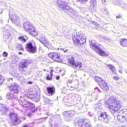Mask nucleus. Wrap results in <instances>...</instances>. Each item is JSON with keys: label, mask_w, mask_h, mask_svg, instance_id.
<instances>
[{"label": "nucleus", "mask_w": 127, "mask_h": 127, "mask_svg": "<svg viewBox=\"0 0 127 127\" xmlns=\"http://www.w3.org/2000/svg\"><path fill=\"white\" fill-rule=\"evenodd\" d=\"M68 62L72 65L73 68H80L82 66V63L80 62H77L74 63V58L72 57L69 58L68 61Z\"/></svg>", "instance_id": "obj_9"}, {"label": "nucleus", "mask_w": 127, "mask_h": 127, "mask_svg": "<svg viewBox=\"0 0 127 127\" xmlns=\"http://www.w3.org/2000/svg\"><path fill=\"white\" fill-rule=\"evenodd\" d=\"M39 40L45 45V44L48 42L45 37L42 36H40Z\"/></svg>", "instance_id": "obj_24"}, {"label": "nucleus", "mask_w": 127, "mask_h": 127, "mask_svg": "<svg viewBox=\"0 0 127 127\" xmlns=\"http://www.w3.org/2000/svg\"><path fill=\"white\" fill-rule=\"evenodd\" d=\"M102 38L106 40H108V38L105 36H103Z\"/></svg>", "instance_id": "obj_46"}, {"label": "nucleus", "mask_w": 127, "mask_h": 127, "mask_svg": "<svg viewBox=\"0 0 127 127\" xmlns=\"http://www.w3.org/2000/svg\"><path fill=\"white\" fill-rule=\"evenodd\" d=\"M24 108H26V110L29 108H34L35 107V106L34 104L31 102L26 101L25 104L23 105Z\"/></svg>", "instance_id": "obj_16"}, {"label": "nucleus", "mask_w": 127, "mask_h": 127, "mask_svg": "<svg viewBox=\"0 0 127 127\" xmlns=\"http://www.w3.org/2000/svg\"><path fill=\"white\" fill-rule=\"evenodd\" d=\"M120 101L118 100L114 96L110 97L106 102L105 105L110 109L112 113H114L118 111L120 108Z\"/></svg>", "instance_id": "obj_1"}, {"label": "nucleus", "mask_w": 127, "mask_h": 127, "mask_svg": "<svg viewBox=\"0 0 127 127\" xmlns=\"http://www.w3.org/2000/svg\"><path fill=\"white\" fill-rule=\"evenodd\" d=\"M64 50V53L67 52V51H68V50L67 49H66L65 50H64H64Z\"/></svg>", "instance_id": "obj_50"}, {"label": "nucleus", "mask_w": 127, "mask_h": 127, "mask_svg": "<svg viewBox=\"0 0 127 127\" xmlns=\"http://www.w3.org/2000/svg\"><path fill=\"white\" fill-rule=\"evenodd\" d=\"M47 90L48 95L49 96L52 95L55 93V89L54 87H48L47 88Z\"/></svg>", "instance_id": "obj_18"}, {"label": "nucleus", "mask_w": 127, "mask_h": 127, "mask_svg": "<svg viewBox=\"0 0 127 127\" xmlns=\"http://www.w3.org/2000/svg\"><path fill=\"white\" fill-rule=\"evenodd\" d=\"M43 99L45 102L49 104H51L52 102V101L49 99H48L45 97H43Z\"/></svg>", "instance_id": "obj_30"}, {"label": "nucleus", "mask_w": 127, "mask_h": 127, "mask_svg": "<svg viewBox=\"0 0 127 127\" xmlns=\"http://www.w3.org/2000/svg\"><path fill=\"white\" fill-rule=\"evenodd\" d=\"M59 49V48H58V49Z\"/></svg>", "instance_id": "obj_63"}, {"label": "nucleus", "mask_w": 127, "mask_h": 127, "mask_svg": "<svg viewBox=\"0 0 127 127\" xmlns=\"http://www.w3.org/2000/svg\"><path fill=\"white\" fill-rule=\"evenodd\" d=\"M74 112L73 111H67L64 112L63 115L64 116V118L65 120L68 121L70 120V118L75 114Z\"/></svg>", "instance_id": "obj_12"}, {"label": "nucleus", "mask_w": 127, "mask_h": 127, "mask_svg": "<svg viewBox=\"0 0 127 127\" xmlns=\"http://www.w3.org/2000/svg\"><path fill=\"white\" fill-rule=\"evenodd\" d=\"M67 83H71L72 82V81L71 80H68L67 81Z\"/></svg>", "instance_id": "obj_45"}, {"label": "nucleus", "mask_w": 127, "mask_h": 127, "mask_svg": "<svg viewBox=\"0 0 127 127\" xmlns=\"http://www.w3.org/2000/svg\"><path fill=\"white\" fill-rule=\"evenodd\" d=\"M120 113H122V115L126 118L127 116V110L126 109L121 110Z\"/></svg>", "instance_id": "obj_28"}, {"label": "nucleus", "mask_w": 127, "mask_h": 127, "mask_svg": "<svg viewBox=\"0 0 127 127\" xmlns=\"http://www.w3.org/2000/svg\"><path fill=\"white\" fill-rule=\"evenodd\" d=\"M75 89V87H73L72 86H71L70 87V88L69 89V90L71 91H72L74 90Z\"/></svg>", "instance_id": "obj_43"}, {"label": "nucleus", "mask_w": 127, "mask_h": 127, "mask_svg": "<svg viewBox=\"0 0 127 127\" xmlns=\"http://www.w3.org/2000/svg\"><path fill=\"white\" fill-rule=\"evenodd\" d=\"M28 83L30 84H32V82L31 81H29L28 82Z\"/></svg>", "instance_id": "obj_55"}, {"label": "nucleus", "mask_w": 127, "mask_h": 127, "mask_svg": "<svg viewBox=\"0 0 127 127\" xmlns=\"http://www.w3.org/2000/svg\"><path fill=\"white\" fill-rule=\"evenodd\" d=\"M23 127H28V126L27 125H24Z\"/></svg>", "instance_id": "obj_56"}, {"label": "nucleus", "mask_w": 127, "mask_h": 127, "mask_svg": "<svg viewBox=\"0 0 127 127\" xmlns=\"http://www.w3.org/2000/svg\"><path fill=\"white\" fill-rule=\"evenodd\" d=\"M88 0H78V1L80 2L81 3H84L86 1H87Z\"/></svg>", "instance_id": "obj_40"}, {"label": "nucleus", "mask_w": 127, "mask_h": 127, "mask_svg": "<svg viewBox=\"0 0 127 127\" xmlns=\"http://www.w3.org/2000/svg\"><path fill=\"white\" fill-rule=\"evenodd\" d=\"M19 54H22V52H19Z\"/></svg>", "instance_id": "obj_57"}, {"label": "nucleus", "mask_w": 127, "mask_h": 127, "mask_svg": "<svg viewBox=\"0 0 127 127\" xmlns=\"http://www.w3.org/2000/svg\"><path fill=\"white\" fill-rule=\"evenodd\" d=\"M96 3V0H91L90 1V6L92 8L94 7L95 6Z\"/></svg>", "instance_id": "obj_32"}, {"label": "nucleus", "mask_w": 127, "mask_h": 127, "mask_svg": "<svg viewBox=\"0 0 127 127\" xmlns=\"http://www.w3.org/2000/svg\"><path fill=\"white\" fill-rule=\"evenodd\" d=\"M5 35L9 37L10 35V34L9 33V32L8 31H7L6 33H5Z\"/></svg>", "instance_id": "obj_42"}, {"label": "nucleus", "mask_w": 127, "mask_h": 127, "mask_svg": "<svg viewBox=\"0 0 127 127\" xmlns=\"http://www.w3.org/2000/svg\"><path fill=\"white\" fill-rule=\"evenodd\" d=\"M60 78V77L59 76H57L56 77V78L57 80H59Z\"/></svg>", "instance_id": "obj_51"}, {"label": "nucleus", "mask_w": 127, "mask_h": 127, "mask_svg": "<svg viewBox=\"0 0 127 127\" xmlns=\"http://www.w3.org/2000/svg\"><path fill=\"white\" fill-rule=\"evenodd\" d=\"M12 61H13L17 62L19 60V58L14 55H12L11 57Z\"/></svg>", "instance_id": "obj_31"}, {"label": "nucleus", "mask_w": 127, "mask_h": 127, "mask_svg": "<svg viewBox=\"0 0 127 127\" xmlns=\"http://www.w3.org/2000/svg\"><path fill=\"white\" fill-rule=\"evenodd\" d=\"M18 39L23 42H25L26 41V40L23 36H20L18 38Z\"/></svg>", "instance_id": "obj_36"}, {"label": "nucleus", "mask_w": 127, "mask_h": 127, "mask_svg": "<svg viewBox=\"0 0 127 127\" xmlns=\"http://www.w3.org/2000/svg\"><path fill=\"white\" fill-rule=\"evenodd\" d=\"M2 99V97L1 96H0V100H1Z\"/></svg>", "instance_id": "obj_59"}, {"label": "nucleus", "mask_w": 127, "mask_h": 127, "mask_svg": "<svg viewBox=\"0 0 127 127\" xmlns=\"http://www.w3.org/2000/svg\"><path fill=\"white\" fill-rule=\"evenodd\" d=\"M59 6L62 10L68 14L71 13L73 15L75 14V11L72 8L69 7L67 4L63 1H59Z\"/></svg>", "instance_id": "obj_5"}, {"label": "nucleus", "mask_w": 127, "mask_h": 127, "mask_svg": "<svg viewBox=\"0 0 127 127\" xmlns=\"http://www.w3.org/2000/svg\"><path fill=\"white\" fill-rule=\"evenodd\" d=\"M120 44L123 47L127 46V39L126 38H121L119 41Z\"/></svg>", "instance_id": "obj_20"}, {"label": "nucleus", "mask_w": 127, "mask_h": 127, "mask_svg": "<svg viewBox=\"0 0 127 127\" xmlns=\"http://www.w3.org/2000/svg\"><path fill=\"white\" fill-rule=\"evenodd\" d=\"M117 3H114L115 4L119 5L123 8H127V5L126 4H124L121 1L119 0H117Z\"/></svg>", "instance_id": "obj_22"}, {"label": "nucleus", "mask_w": 127, "mask_h": 127, "mask_svg": "<svg viewBox=\"0 0 127 127\" xmlns=\"http://www.w3.org/2000/svg\"><path fill=\"white\" fill-rule=\"evenodd\" d=\"M15 46L16 49L18 50H21L23 51L24 48L21 44H18L17 43L15 44Z\"/></svg>", "instance_id": "obj_27"}, {"label": "nucleus", "mask_w": 127, "mask_h": 127, "mask_svg": "<svg viewBox=\"0 0 127 127\" xmlns=\"http://www.w3.org/2000/svg\"><path fill=\"white\" fill-rule=\"evenodd\" d=\"M3 80V77L0 74V86L2 84Z\"/></svg>", "instance_id": "obj_38"}, {"label": "nucleus", "mask_w": 127, "mask_h": 127, "mask_svg": "<svg viewBox=\"0 0 127 127\" xmlns=\"http://www.w3.org/2000/svg\"><path fill=\"white\" fill-rule=\"evenodd\" d=\"M8 88L11 92L17 94L19 91V86L16 83H14L11 86H9Z\"/></svg>", "instance_id": "obj_14"}, {"label": "nucleus", "mask_w": 127, "mask_h": 127, "mask_svg": "<svg viewBox=\"0 0 127 127\" xmlns=\"http://www.w3.org/2000/svg\"><path fill=\"white\" fill-rule=\"evenodd\" d=\"M12 80L13 79L12 78H9L8 79V80L9 81H12Z\"/></svg>", "instance_id": "obj_49"}, {"label": "nucleus", "mask_w": 127, "mask_h": 127, "mask_svg": "<svg viewBox=\"0 0 127 127\" xmlns=\"http://www.w3.org/2000/svg\"><path fill=\"white\" fill-rule=\"evenodd\" d=\"M113 79L115 80H118L120 78L118 76H114L113 77Z\"/></svg>", "instance_id": "obj_41"}, {"label": "nucleus", "mask_w": 127, "mask_h": 127, "mask_svg": "<svg viewBox=\"0 0 127 127\" xmlns=\"http://www.w3.org/2000/svg\"><path fill=\"white\" fill-rule=\"evenodd\" d=\"M60 49L61 50H64V49H62L61 48Z\"/></svg>", "instance_id": "obj_62"}, {"label": "nucleus", "mask_w": 127, "mask_h": 127, "mask_svg": "<svg viewBox=\"0 0 127 127\" xmlns=\"http://www.w3.org/2000/svg\"><path fill=\"white\" fill-rule=\"evenodd\" d=\"M47 76L46 77L47 79L49 80H51L52 78V77L53 75H51L50 74V75L49 74H47Z\"/></svg>", "instance_id": "obj_39"}, {"label": "nucleus", "mask_w": 127, "mask_h": 127, "mask_svg": "<svg viewBox=\"0 0 127 127\" xmlns=\"http://www.w3.org/2000/svg\"><path fill=\"white\" fill-rule=\"evenodd\" d=\"M60 54L58 53L54 52L51 53L48 55V56L57 62H60L61 60L60 58Z\"/></svg>", "instance_id": "obj_10"}, {"label": "nucleus", "mask_w": 127, "mask_h": 127, "mask_svg": "<svg viewBox=\"0 0 127 127\" xmlns=\"http://www.w3.org/2000/svg\"><path fill=\"white\" fill-rule=\"evenodd\" d=\"M62 127H69L68 126L65 125H64V126Z\"/></svg>", "instance_id": "obj_54"}, {"label": "nucleus", "mask_w": 127, "mask_h": 127, "mask_svg": "<svg viewBox=\"0 0 127 127\" xmlns=\"http://www.w3.org/2000/svg\"><path fill=\"white\" fill-rule=\"evenodd\" d=\"M102 104L101 103H97L95 106L96 110L98 112L99 111V110H101L102 109Z\"/></svg>", "instance_id": "obj_25"}, {"label": "nucleus", "mask_w": 127, "mask_h": 127, "mask_svg": "<svg viewBox=\"0 0 127 127\" xmlns=\"http://www.w3.org/2000/svg\"><path fill=\"white\" fill-rule=\"evenodd\" d=\"M98 85L100 86L101 89L104 91H107L109 89V87L107 84L105 83L104 81H102V83L98 84Z\"/></svg>", "instance_id": "obj_17"}, {"label": "nucleus", "mask_w": 127, "mask_h": 127, "mask_svg": "<svg viewBox=\"0 0 127 127\" xmlns=\"http://www.w3.org/2000/svg\"><path fill=\"white\" fill-rule=\"evenodd\" d=\"M24 27L25 30L28 31L30 34L33 36H36L37 34L33 25L31 22H27L24 23Z\"/></svg>", "instance_id": "obj_6"}, {"label": "nucleus", "mask_w": 127, "mask_h": 127, "mask_svg": "<svg viewBox=\"0 0 127 127\" xmlns=\"http://www.w3.org/2000/svg\"><path fill=\"white\" fill-rule=\"evenodd\" d=\"M63 100L65 104L68 106H71V105H70V104L69 103L68 101V99L66 98H63Z\"/></svg>", "instance_id": "obj_33"}, {"label": "nucleus", "mask_w": 127, "mask_h": 127, "mask_svg": "<svg viewBox=\"0 0 127 127\" xmlns=\"http://www.w3.org/2000/svg\"><path fill=\"white\" fill-rule=\"evenodd\" d=\"M34 100L36 102L38 101L40 99L38 95H35L33 97Z\"/></svg>", "instance_id": "obj_35"}, {"label": "nucleus", "mask_w": 127, "mask_h": 127, "mask_svg": "<svg viewBox=\"0 0 127 127\" xmlns=\"http://www.w3.org/2000/svg\"><path fill=\"white\" fill-rule=\"evenodd\" d=\"M2 22V21L1 20H0V22Z\"/></svg>", "instance_id": "obj_60"}, {"label": "nucleus", "mask_w": 127, "mask_h": 127, "mask_svg": "<svg viewBox=\"0 0 127 127\" xmlns=\"http://www.w3.org/2000/svg\"><path fill=\"white\" fill-rule=\"evenodd\" d=\"M80 10L82 12L83 10L84 11L85 10V9L84 8L81 7L80 8Z\"/></svg>", "instance_id": "obj_47"}, {"label": "nucleus", "mask_w": 127, "mask_h": 127, "mask_svg": "<svg viewBox=\"0 0 127 127\" xmlns=\"http://www.w3.org/2000/svg\"><path fill=\"white\" fill-rule=\"evenodd\" d=\"M106 0H101L102 2V3H104L105 2Z\"/></svg>", "instance_id": "obj_52"}, {"label": "nucleus", "mask_w": 127, "mask_h": 127, "mask_svg": "<svg viewBox=\"0 0 127 127\" xmlns=\"http://www.w3.org/2000/svg\"><path fill=\"white\" fill-rule=\"evenodd\" d=\"M121 17L120 16H117L116 18H120Z\"/></svg>", "instance_id": "obj_53"}, {"label": "nucleus", "mask_w": 127, "mask_h": 127, "mask_svg": "<svg viewBox=\"0 0 127 127\" xmlns=\"http://www.w3.org/2000/svg\"><path fill=\"white\" fill-rule=\"evenodd\" d=\"M95 90V91H96V92H99L100 91V90L97 87H96Z\"/></svg>", "instance_id": "obj_44"}, {"label": "nucleus", "mask_w": 127, "mask_h": 127, "mask_svg": "<svg viewBox=\"0 0 127 127\" xmlns=\"http://www.w3.org/2000/svg\"><path fill=\"white\" fill-rule=\"evenodd\" d=\"M8 56V54L5 51L3 52L1 55H0V57L2 56L3 57H7Z\"/></svg>", "instance_id": "obj_37"}, {"label": "nucleus", "mask_w": 127, "mask_h": 127, "mask_svg": "<svg viewBox=\"0 0 127 127\" xmlns=\"http://www.w3.org/2000/svg\"><path fill=\"white\" fill-rule=\"evenodd\" d=\"M74 124L76 127H90L92 126L90 120L87 119L79 120L77 118L74 120Z\"/></svg>", "instance_id": "obj_4"}, {"label": "nucleus", "mask_w": 127, "mask_h": 127, "mask_svg": "<svg viewBox=\"0 0 127 127\" xmlns=\"http://www.w3.org/2000/svg\"><path fill=\"white\" fill-rule=\"evenodd\" d=\"M7 109L4 105H2L0 108V111L2 113V114H4L7 110Z\"/></svg>", "instance_id": "obj_26"}, {"label": "nucleus", "mask_w": 127, "mask_h": 127, "mask_svg": "<svg viewBox=\"0 0 127 127\" xmlns=\"http://www.w3.org/2000/svg\"><path fill=\"white\" fill-rule=\"evenodd\" d=\"M31 62L32 61L30 60H23L19 64V69L21 70H23L24 68L27 67L29 64L31 63Z\"/></svg>", "instance_id": "obj_8"}, {"label": "nucleus", "mask_w": 127, "mask_h": 127, "mask_svg": "<svg viewBox=\"0 0 127 127\" xmlns=\"http://www.w3.org/2000/svg\"><path fill=\"white\" fill-rule=\"evenodd\" d=\"M117 119L120 122H124L125 121L126 119V118L122 115H117Z\"/></svg>", "instance_id": "obj_23"}, {"label": "nucleus", "mask_w": 127, "mask_h": 127, "mask_svg": "<svg viewBox=\"0 0 127 127\" xmlns=\"http://www.w3.org/2000/svg\"><path fill=\"white\" fill-rule=\"evenodd\" d=\"M95 80L98 83V84L100 83H102V81H104L100 77H95Z\"/></svg>", "instance_id": "obj_34"}, {"label": "nucleus", "mask_w": 127, "mask_h": 127, "mask_svg": "<svg viewBox=\"0 0 127 127\" xmlns=\"http://www.w3.org/2000/svg\"><path fill=\"white\" fill-rule=\"evenodd\" d=\"M72 38L75 43H77L79 44H83L86 41V36L81 32H77L76 35L73 34Z\"/></svg>", "instance_id": "obj_3"}, {"label": "nucleus", "mask_w": 127, "mask_h": 127, "mask_svg": "<svg viewBox=\"0 0 127 127\" xmlns=\"http://www.w3.org/2000/svg\"><path fill=\"white\" fill-rule=\"evenodd\" d=\"M90 47L101 56H107L109 55V53L108 52L104 51L100 49L97 45L95 41L94 40L90 41Z\"/></svg>", "instance_id": "obj_2"}, {"label": "nucleus", "mask_w": 127, "mask_h": 127, "mask_svg": "<svg viewBox=\"0 0 127 127\" xmlns=\"http://www.w3.org/2000/svg\"><path fill=\"white\" fill-rule=\"evenodd\" d=\"M54 70L53 69H51L50 71V73L51 74V75H53L52 73L53 72Z\"/></svg>", "instance_id": "obj_48"}, {"label": "nucleus", "mask_w": 127, "mask_h": 127, "mask_svg": "<svg viewBox=\"0 0 127 127\" xmlns=\"http://www.w3.org/2000/svg\"><path fill=\"white\" fill-rule=\"evenodd\" d=\"M107 66L113 72H115L116 70L114 66L112 65L107 64Z\"/></svg>", "instance_id": "obj_29"}, {"label": "nucleus", "mask_w": 127, "mask_h": 127, "mask_svg": "<svg viewBox=\"0 0 127 127\" xmlns=\"http://www.w3.org/2000/svg\"><path fill=\"white\" fill-rule=\"evenodd\" d=\"M119 72H120V73H122V71H121V70H119Z\"/></svg>", "instance_id": "obj_58"}, {"label": "nucleus", "mask_w": 127, "mask_h": 127, "mask_svg": "<svg viewBox=\"0 0 127 127\" xmlns=\"http://www.w3.org/2000/svg\"><path fill=\"white\" fill-rule=\"evenodd\" d=\"M17 94L13 92H9L7 94L6 98L7 99H12L15 98Z\"/></svg>", "instance_id": "obj_19"}, {"label": "nucleus", "mask_w": 127, "mask_h": 127, "mask_svg": "<svg viewBox=\"0 0 127 127\" xmlns=\"http://www.w3.org/2000/svg\"><path fill=\"white\" fill-rule=\"evenodd\" d=\"M36 48L35 46H33L32 43L29 42L27 44L26 49L29 52L34 53L36 52Z\"/></svg>", "instance_id": "obj_11"}, {"label": "nucleus", "mask_w": 127, "mask_h": 127, "mask_svg": "<svg viewBox=\"0 0 127 127\" xmlns=\"http://www.w3.org/2000/svg\"><path fill=\"white\" fill-rule=\"evenodd\" d=\"M121 127H126L124 126H121Z\"/></svg>", "instance_id": "obj_61"}, {"label": "nucleus", "mask_w": 127, "mask_h": 127, "mask_svg": "<svg viewBox=\"0 0 127 127\" xmlns=\"http://www.w3.org/2000/svg\"><path fill=\"white\" fill-rule=\"evenodd\" d=\"M91 95L92 99V100L91 99L89 100V101H91L96 100L98 96L97 94L95 92H94L92 94H91Z\"/></svg>", "instance_id": "obj_21"}, {"label": "nucleus", "mask_w": 127, "mask_h": 127, "mask_svg": "<svg viewBox=\"0 0 127 127\" xmlns=\"http://www.w3.org/2000/svg\"><path fill=\"white\" fill-rule=\"evenodd\" d=\"M11 21L13 23L18 25L20 23V19L16 14H13L11 17Z\"/></svg>", "instance_id": "obj_15"}, {"label": "nucleus", "mask_w": 127, "mask_h": 127, "mask_svg": "<svg viewBox=\"0 0 127 127\" xmlns=\"http://www.w3.org/2000/svg\"><path fill=\"white\" fill-rule=\"evenodd\" d=\"M108 116L106 113L100 112L98 116V120L103 121L105 123H107L109 122Z\"/></svg>", "instance_id": "obj_13"}, {"label": "nucleus", "mask_w": 127, "mask_h": 127, "mask_svg": "<svg viewBox=\"0 0 127 127\" xmlns=\"http://www.w3.org/2000/svg\"><path fill=\"white\" fill-rule=\"evenodd\" d=\"M9 117L11 122L13 125H16L19 124L21 121L19 119L17 115L14 113H10Z\"/></svg>", "instance_id": "obj_7"}]
</instances>
